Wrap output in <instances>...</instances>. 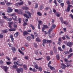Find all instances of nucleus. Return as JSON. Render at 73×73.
<instances>
[{
    "mask_svg": "<svg viewBox=\"0 0 73 73\" xmlns=\"http://www.w3.org/2000/svg\"><path fill=\"white\" fill-rule=\"evenodd\" d=\"M35 9H37L38 7V4L37 3L35 4Z\"/></svg>",
    "mask_w": 73,
    "mask_h": 73,
    "instance_id": "obj_39",
    "label": "nucleus"
},
{
    "mask_svg": "<svg viewBox=\"0 0 73 73\" xmlns=\"http://www.w3.org/2000/svg\"><path fill=\"white\" fill-rule=\"evenodd\" d=\"M60 20L62 24L64 23V20H63V19L62 17L60 18Z\"/></svg>",
    "mask_w": 73,
    "mask_h": 73,
    "instance_id": "obj_26",
    "label": "nucleus"
},
{
    "mask_svg": "<svg viewBox=\"0 0 73 73\" xmlns=\"http://www.w3.org/2000/svg\"><path fill=\"white\" fill-rule=\"evenodd\" d=\"M23 9H25V10H27L28 9H29V8L27 7H23Z\"/></svg>",
    "mask_w": 73,
    "mask_h": 73,
    "instance_id": "obj_31",
    "label": "nucleus"
},
{
    "mask_svg": "<svg viewBox=\"0 0 73 73\" xmlns=\"http://www.w3.org/2000/svg\"><path fill=\"white\" fill-rule=\"evenodd\" d=\"M25 48L22 47L21 48V50L22 51H24L25 50Z\"/></svg>",
    "mask_w": 73,
    "mask_h": 73,
    "instance_id": "obj_58",
    "label": "nucleus"
},
{
    "mask_svg": "<svg viewBox=\"0 0 73 73\" xmlns=\"http://www.w3.org/2000/svg\"><path fill=\"white\" fill-rule=\"evenodd\" d=\"M38 70L39 71H40V72H41V71H42V68H41V67H39L38 68Z\"/></svg>",
    "mask_w": 73,
    "mask_h": 73,
    "instance_id": "obj_48",
    "label": "nucleus"
},
{
    "mask_svg": "<svg viewBox=\"0 0 73 73\" xmlns=\"http://www.w3.org/2000/svg\"><path fill=\"white\" fill-rule=\"evenodd\" d=\"M37 13V15L39 16H42V13L39 11Z\"/></svg>",
    "mask_w": 73,
    "mask_h": 73,
    "instance_id": "obj_21",
    "label": "nucleus"
},
{
    "mask_svg": "<svg viewBox=\"0 0 73 73\" xmlns=\"http://www.w3.org/2000/svg\"><path fill=\"white\" fill-rule=\"evenodd\" d=\"M54 3L55 4L56 6H57V5H57V2H56V0H54Z\"/></svg>",
    "mask_w": 73,
    "mask_h": 73,
    "instance_id": "obj_40",
    "label": "nucleus"
},
{
    "mask_svg": "<svg viewBox=\"0 0 73 73\" xmlns=\"http://www.w3.org/2000/svg\"><path fill=\"white\" fill-rule=\"evenodd\" d=\"M23 25V26H25L26 25H28V24L27 23L25 22Z\"/></svg>",
    "mask_w": 73,
    "mask_h": 73,
    "instance_id": "obj_64",
    "label": "nucleus"
},
{
    "mask_svg": "<svg viewBox=\"0 0 73 73\" xmlns=\"http://www.w3.org/2000/svg\"><path fill=\"white\" fill-rule=\"evenodd\" d=\"M14 64L15 65H18V63L16 61L14 62Z\"/></svg>",
    "mask_w": 73,
    "mask_h": 73,
    "instance_id": "obj_49",
    "label": "nucleus"
},
{
    "mask_svg": "<svg viewBox=\"0 0 73 73\" xmlns=\"http://www.w3.org/2000/svg\"><path fill=\"white\" fill-rule=\"evenodd\" d=\"M66 38H67V39H68V40H70V37L68 36V35H66Z\"/></svg>",
    "mask_w": 73,
    "mask_h": 73,
    "instance_id": "obj_56",
    "label": "nucleus"
},
{
    "mask_svg": "<svg viewBox=\"0 0 73 73\" xmlns=\"http://www.w3.org/2000/svg\"><path fill=\"white\" fill-rule=\"evenodd\" d=\"M42 59V58H39L38 59H36V58H35V60H37V61H38L39 60H41Z\"/></svg>",
    "mask_w": 73,
    "mask_h": 73,
    "instance_id": "obj_38",
    "label": "nucleus"
},
{
    "mask_svg": "<svg viewBox=\"0 0 73 73\" xmlns=\"http://www.w3.org/2000/svg\"><path fill=\"white\" fill-rule=\"evenodd\" d=\"M18 20L19 21V23L20 24V23H21V19L19 18Z\"/></svg>",
    "mask_w": 73,
    "mask_h": 73,
    "instance_id": "obj_59",
    "label": "nucleus"
},
{
    "mask_svg": "<svg viewBox=\"0 0 73 73\" xmlns=\"http://www.w3.org/2000/svg\"><path fill=\"white\" fill-rule=\"evenodd\" d=\"M24 4V2L23 1H22L20 2H18L15 4V5L16 7H20V5H22Z\"/></svg>",
    "mask_w": 73,
    "mask_h": 73,
    "instance_id": "obj_2",
    "label": "nucleus"
},
{
    "mask_svg": "<svg viewBox=\"0 0 73 73\" xmlns=\"http://www.w3.org/2000/svg\"><path fill=\"white\" fill-rule=\"evenodd\" d=\"M43 26L44 27V28H46L47 29L49 28L48 26H47V25H43Z\"/></svg>",
    "mask_w": 73,
    "mask_h": 73,
    "instance_id": "obj_36",
    "label": "nucleus"
},
{
    "mask_svg": "<svg viewBox=\"0 0 73 73\" xmlns=\"http://www.w3.org/2000/svg\"><path fill=\"white\" fill-rule=\"evenodd\" d=\"M46 58L47 61H49L50 60V58L49 56H46Z\"/></svg>",
    "mask_w": 73,
    "mask_h": 73,
    "instance_id": "obj_18",
    "label": "nucleus"
},
{
    "mask_svg": "<svg viewBox=\"0 0 73 73\" xmlns=\"http://www.w3.org/2000/svg\"><path fill=\"white\" fill-rule=\"evenodd\" d=\"M35 65V68L36 69H38V66L37 64H34Z\"/></svg>",
    "mask_w": 73,
    "mask_h": 73,
    "instance_id": "obj_22",
    "label": "nucleus"
},
{
    "mask_svg": "<svg viewBox=\"0 0 73 73\" xmlns=\"http://www.w3.org/2000/svg\"><path fill=\"white\" fill-rule=\"evenodd\" d=\"M64 62H69V61H68V59L66 58H64Z\"/></svg>",
    "mask_w": 73,
    "mask_h": 73,
    "instance_id": "obj_37",
    "label": "nucleus"
},
{
    "mask_svg": "<svg viewBox=\"0 0 73 73\" xmlns=\"http://www.w3.org/2000/svg\"><path fill=\"white\" fill-rule=\"evenodd\" d=\"M31 36L33 39H35V36L32 34H31Z\"/></svg>",
    "mask_w": 73,
    "mask_h": 73,
    "instance_id": "obj_50",
    "label": "nucleus"
},
{
    "mask_svg": "<svg viewBox=\"0 0 73 73\" xmlns=\"http://www.w3.org/2000/svg\"><path fill=\"white\" fill-rule=\"evenodd\" d=\"M0 4L1 5H5V3L4 2H1L0 3Z\"/></svg>",
    "mask_w": 73,
    "mask_h": 73,
    "instance_id": "obj_41",
    "label": "nucleus"
},
{
    "mask_svg": "<svg viewBox=\"0 0 73 73\" xmlns=\"http://www.w3.org/2000/svg\"><path fill=\"white\" fill-rule=\"evenodd\" d=\"M25 58L26 60H28V58H29V57L28 56H25Z\"/></svg>",
    "mask_w": 73,
    "mask_h": 73,
    "instance_id": "obj_46",
    "label": "nucleus"
},
{
    "mask_svg": "<svg viewBox=\"0 0 73 73\" xmlns=\"http://www.w3.org/2000/svg\"><path fill=\"white\" fill-rule=\"evenodd\" d=\"M49 67L50 69H51V70H55V68L53 67L52 66H50Z\"/></svg>",
    "mask_w": 73,
    "mask_h": 73,
    "instance_id": "obj_24",
    "label": "nucleus"
},
{
    "mask_svg": "<svg viewBox=\"0 0 73 73\" xmlns=\"http://www.w3.org/2000/svg\"><path fill=\"white\" fill-rule=\"evenodd\" d=\"M8 24L11 25L13 24V21H12V22H11L8 23Z\"/></svg>",
    "mask_w": 73,
    "mask_h": 73,
    "instance_id": "obj_47",
    "label": "nucleus"
},
{
    "mask_svg": "<svg viewBox=\"0 0 73 73\" xmlns=\"http://www.w3.org/2000/svg\"><path fill=\"white\" fill-rule=\"evenodd\" d=\"M17 57H15L13 59V60L16 61V60H17Z\"/></svg>",
    "mask_w": 73,
    "mask_h": 73,
    "instance_id": "obj_52",
    "label": "nucleus"
},
{
    "mask_svg": "<svg viewBox=\"0 0 73 73\" xmlns=\"http://www.w3.org/2000/svg\"><path fill=\"white\" fill-rule=\"evenodd\" d=\"M4 37V36H3V35L0 34V38H3Z\"/></svg>",
    "mask_w": 73,
    "mask_h": 73,
    "instance_id": "obj_61",
    "label": "nucleus"
},
{
    "mask_svg": "<svg viewBox=\"0 0 73 73\" xmlns=\"http://www.w3.org/2000/svg\"><path fill=\"white\" fill-rule=\"evenodd\" d=\"M56 58L58 60H60V56L58 54L56 55Z\"/></svg>",
    "mask_w": 73,
    "mask_h": 73,
    "instance_id": "obj_32",
    "label": "nucleus"
},
{
    "mask_svg": "<svg viewBox=\"0 0 73 73\" xmlns=\"http://www.w3.org/2000/svg\"><path fill=\"white\" fill-rule=\"evenodd\" d=\"M51 62H52V61H50L49 62H48V67H49L50 66V64H51Z\"/></svg>",
    "mask_w": 73,
    "mask_h": 73,
    "instance_id": "obj_60",
    "label": "nucleus"
},
{
    "mask_svg": "<svg viewBox=\"0 0 73 73\" xmlns=\"http://www.w3.org/2000/svg\"><path fill=\"white\" fill-rule=\"evenodd\" d=\"M12 19L13 20H14L15 21L14 22V24H17V21L16 19H17V16H15L12 17Z\"/></svg>",
    "mask_w": 73,
    "mask_h": 73,
    "instance_id": "obj_4",
    "label": "nucleus"
},
{
    "mask_svg": "<svg viewBox=\"0 0 73 73\" xmlns=\"http://www.w3.org/2000/svg\"><path fill=\"white\" fill-rule=\"evenodd\" d=\"M6 64L7 65H10V64H12V62L10 61L7 62Z\"/></svg>",
    "mask_w": 73,
    "mask_h": 73,
    "instance_id": "obj_34",
    "label": "nucleus"
},
{
    "mask_svg": "<svg viewBox=\"0 0 73 73\" xmlns=\"http://www.w3.org/2000/svg\"><path fill=\"white\" fill-rule=\"evenodd\" d=\"M10 38H11V41L13 42H14V38H13V35H12L10 36Z\"/></svg>",
    "mask_w": 73,
    "mask_h": 73,
    "instance_id": "obj_19",
    "label": "nucleus"
},
{
    "mask_svg": "<svg viewBox=\"0 0 73 73\" xmlns=\"http://www.w3.org/2000/svg\"><path fill=\"white\" fill-rule=\"evenodd\" d=\"M29 26L30 28H32L33 30H35V28L34 27V26H33V25L32 24H30V25Z\"/></svg>",
    "mask_w": 73,
    "mask_h": 73,
    "instance_id": "obj_17",
    "label": "nucleus"
},
{
    "mask_svg": "<svg viewBox=\"0 0 73 73\" xmlns=\"http://www.w3.org/2000/svg\"><path fill=\"white\" fill-rule=\"evenodd\" d=\"M8 21H12V18H7L6 19Z\"/></svg>",
    "mask_w": 73,
    "mask_h": 73,
    "instance_id": "obj_28",
    "label": "nucleus"
},
{
    "mask_svg": "<svg viewBox=\"0 0 73 73\" xmlns=\"http://www.w3.org/2000/svg\"><path fill=\"white\" fill-rule=\"evenodd\" d=\"M23 68H17L16 69V71L18 73H20V72H21L22 73L23 72Z\"/></svg>",
    "mask_w": 73,
    "mask_h": 73,
    "instance_id": "obj_3",
    "label": "nucleus"
},
{
    "mask_svg": "<svg viewBox=\"0 0 73 73\" xmlns=\"http://www.w3.org/2000/svg\"><path fill=\"white\" fill-rule=\"evenodd\" d=\"M36 41H37V42H41V40H40V39L39 38H37L36 39Z\"/></svg>",
    "mask_w": 73,
    "mask_h": 73,
    "instance_id": "obj_20",
    "label": "nucleus"
},
{
    "mask_svg": "<svg viewBox=\"0 0 73 73\" xmlns=\"http://www.w3.org/2000/svg\"><path fill=\"white\" fill-rule=\"evenodd\" d=\"M26 39L28 41H31V39H32V38H31V36H26Z\"/></svg>",
    "mask_w": 73,
    "mask_h": 73,
    "instance_id": "obj_11",
    "label": "nucleus"
},
{
    "mask_svg": "<svg viewBox=\"0 0 73 73\" xmlns=\"http://www.w3.org/2000/svg\"><path fill=\"white\" fill-rule=\"evenodd\" d=\"M56 27V25L54 24H53L52 25V27H51V28L47 32L48 35H50V33L52 32H53V29H54Z\"/></svg>",
    "mask_w": 73,
    "mask_h": 73,
    "instance_id": "obj_1",
    "label": "nucleus"
},
{
    "mask_svg": "<svg viewBox=\"0 0 73 73\" xmlns=\"http://www.w3.org/2000/svg\"><path fill=\"white\" fill-rule=\"evenodd\" d=\"M9 67H7V66H4L3 67V68L4 69V71L5 72H7L8 71V69Z\"/></svg>",
    "mask_w": 73,
    "mask_h": 73,
    "instance_id": "obj_5",
    "label": "nucleus"
},
{
    "mask_svg": "<svg viewBox=\"0 0 73 73\" xmlns=\"http://www.w3.org/2000/svg\"><path fill=\"white\" fill-rule=\"evenodd\" d=\"M13 68L14 69H16V68H17V66H16V65H13Z\"/></svg>",
    "mask_w": 73,
    "mask_h": 73,
    "instance_id": "obj_53",
    "label": "nucleus"
},
{
    "mask_svg": "<svg viewBox=\"0 0 73 73\" xmlns=\"http://www.w3.org/2000/svg\"><path fill=\"white\" fill-rule=\"evenodd\" d=\"M17 36H19V33L18 32H17L14 34V36L15 37H17Z\"/></svg>",
    "mask_w": 73,
    "mask_h": 73,
    "instance_id": "obj_15",
    "label": "nucleus"
},
{
    "mask_svg": "<svg viewBox=\"0 0 73 73\" xmlns=\"http://www.w3.org/2000/svg\"><path fill=\"white\" fill-rule=\"evenodd\" d=\"M8 9L7 12L9 13L12 12V11H13V9H11V8L9 7H8Z\"/></svg>",
    "mask_w": 73,
    "mask_h": 73,
    "instance_id": "obj_8",
    "label": "nucleus"
},
{
    "mask_svg": "<svg viewBox=\"0 0 73 73\" xmlns=\"http://www.w3.org/2000/svg\"><path fill=\"white\" fill-rule=\"evenodd\" d=\"M47 43H49L50 44L52 43V40H48L47 41Z\"/></svg>",
    "mask_w": 73,
    "mask_h": 73,
    "instance_id": "obj_30",
    "label": "nucleus"
},
{
    "mask_svg": "<svg viewBox=\"0 0 73 73\" xmlns=\"http://www.w3.org/2000/svg\"><path fill=\"white\" fill-rule=\"evenodd\" d=\"M29 33L26 31H24L23 33V35L24 36H25L27 35H29Z\"/></svg>",
    "mask_w": 73,
    "mask_h": 73,
    "instance_id": "obj_7",
    "label": "nucleus"
},
{
    "mask_svg": "<svg viewBox=\"0 0 73 73\" xmlns=\"http://www.w3.org/2000/svg\"><path fill=\"white\" fill-rule=\"evenodd\" d=\"M66 3L67 4H70V2L69 1H67Z\"/></svg>",
    "mask_w": 73,
    "mask_h": 73,
    "instance_id": "obj_62",
    "label": "nucleus"
},
{
    "mask_svg": "<svg viewBox=\"0 0 73 73\" xmlns=\"http://www.w3.org/2000/svg\"><path fill=\"white\" fill-rule=\"evenodd\" d=\"M27 13H28L29 14V17H31V14L30 12L29 11H27Z\"/></svg>",
    "mask_w": 73,
    "mask_h": 73,
    "instance_id": "obj_45",
    "label": "nucleus"
},
{
    "mask_svg": "<svg viewBox=\"0 0 73 73\" xmlns=\"http://www.w3.org/2000/svg\"><path fill=\"white\" fill-rule=\"evenodd\" d=\"M63 23L64 24H66V25H68V22H67V21H65Z\"/></svg>",
    "mask_w": 73,
    "mask_h": 73,
    "instance_id": "obj_57",
    "label": "nucleus"
},
{
    "mask_svg": "<svg viewBox=\"0 0 73 73\" xmlns=\"http://www.w3.org/2000/svg\"><path fill=\"white\" fill-rule=\"evenodd\" d=\"M22 13H23V10H22L21 9L19 10V11L18 13L19 14V15H21Z\"/></svg>",
    "mask_w": 73,
    "mask_h": 73,
    "instance_id": "obj_16",
    "label": "nucleus"
},
{
    "mask_svg": "<svg viewBox=\"0 0 73 73\" xmlns=\"http://www.w3.org/2000/svg\"><path fill=\"white\" fill-rule=\"evenodd\" d=\"M19 10L18 9H15V12H16L17 13V12H19Z\"/></svg>",
    "mask_w": 73,
    "mask_h": 73,
    "instance_id": "obj_54",
    "label": "nucleus"
},
{
    "mask_svg": "<svg viewBox=\"0 0 73 73\" xmlns=\"http://www.w3.org/2000/svg\"><path fill=\"white\" fill-rule=\"evenodd\" d=\"M73 44V42H68V44H67V45H68V46L70 47V46H72V45Z\"/></svg>",
    "mask_w": 73,
    "mask_h": 73,
    "instance_id": "obj_10",
    "label": "nucleus"
},
{
    "mask_svg": "<svg viewBox=\"0 0 73 73\" xmlns=\"http://www.w3.org/2000/svg\"><path fill=\"white\" fill-rule=\"evenodd\" d=\"M23 68L25 70H27V65H24Z\"/></svg>",
    "mask_w": 73,
    "mask_h": 73,
    "instance_id": "obj_29",
    "label": "nucleus"
},
{
    "mask_svg": "<svg viewBox=\"0 0 73 73\" xmlns=\"http://www.w3.org/2000/svg\"><path fill=\"white\" fill-rule=\"evenodd\" d=\"M50 54L51 55H53V51L52 50L50 51Z\"/></svg>",
    "mask_w": 73,
    "mask_h": 73,
    "instance_id": "obj_43",
    "label": "nucleus"
},
{
    "mask_svg": "<svg viewBox=\"0 0 73 73\" xmlns=\"http://www.w3.org/2000/svg\"><path fill=\"white\" fill-rule=\"evenodd\" d=\"M34 46L35 48H37V47L38 46L37 45V44H36V43H34Z\"/></svg>",
    "mask_w": 73,
    "mask_h": 73,
    "instance_id": "obj_35",
    "label": "nucleus"
},
{
    "mask_svg": "<svg viewBox=\"0 0 73 73\" xmlns=\"http://www.w3.org/2000/svg\"><path fill=\"white\" fill-rule=\"evenodd\" d=\"M47 40L46 39H44L43 40V43H47Z\"/></svg>",
    "mask_w": 73,
    "mask_h": 73,
    "instance_id": "obj_33",
    "label": "nucleus"
},
{
    "mask_svg": "<svg viewBox=\"0 0 73 73\" xmlns=\"http://www.w3.org/2000/svg\"><path fill=\"white\" fill-rule=\"evenodd\" d=\"M34 35L35 36V37H37V36H38V34H37V33L36 32H34Z\"/></svg>",
    "mask_w": 73,
    "mask_h": 73,
    "instance_id": "obj_42",
    "label": "nucleus"
},
{
    "mask_svg": "<svg viewBox=\"0 0 73 73\" xmlns=\"http://www.w3.org/2000/svg\"><path fill=\"white\" fill-rule=\"evenodd\" d=\"M61 65H62V66H64V68H66V67H67V68H68L69 66H72L69 65V64H67V66H66V65L62 63L61 64Z\"/></svg>",
    "mask_w": 73,
    "mask_h": 73,
    "instance_id": "obj_9",
    "label": "nucleus"
},
{
    "mask_svg": "<svg viewBox=\"0 0 73 73\" xmlns=\"http://www.w3.org/2000/svg\"><path fill=\"white\" fill-rule=\"evenodd\" d=\"M44 9V6L42 5H41L40 6V10H42Z\"/></svg>",
    "mask_w": 73,
    "mask_h": 73,
    "instance_id": "obj_25",
    "label": "nucleus"
},
{
    "mask_svg": "<svg viewBox=\"0 0 73 73\" xmlns=\"http://www.w3.org/2000/svg\"><path fill=\"white\" fill-rule=\"evenodd\" d=\"M18 50L19 52L21 53V54L22 55H24V53L23 52L21 51V50H20L19 48L18 49Z\"/></svg>",
    "mask_w": 73,
    "mask_h": 73,
    "instance_id": "obj_23",
    "label": "nucleus"
},
{
    "mask_svg": "<svg viewBox=\"0 0 73 73\" xmlns=\"http://www.w3.org/2000/svg\"><path fill=\"white\" fill-rule=\"evenodd\" d=\"M38 24H39L40 25H42V24L41 23H42V21H38Z\"/></svg>",
    "mask_w": 73,
    "mask_h": 73,
    "instance_id": "obj_51",
    "label": "nucleus"
},
{
    "mask_svg": "<svg viewBox=\"0 0 73 73\" xmlns=\"http://www.w3.org/2000/svg\"><path fill=\"white\" fill-rule=\"evenodd\" d=\"M58 49L59 50L61 51V52H63V50L61 49V47H59L58 48Z\"/></svg>",
    "mask_w": 73,
    "mask_h": 73,
    "instance_id": "obj_27",
    "label": "nucleus"
},
{
    "mask_svg": "<svg viewBox=\"0 0 73 73\" xmlns=\"http://www.w3.org/2000/svg\"><path fill=\"white\" fill-rule=\"evenodd\" d=\"M70 7H72V5H69L68 6V7L67 8V10L68 12H69L70 10Z\"/></svg>",
    "mask_w": 73,
    "mask_h": 73,
    "instance_id": "obj_6",
    "label": "nucleus"
},
{
    "mask_svg": "<svg viewBox=\"0 0 73 73\" xmlns=\"http://www.w3.org/2000/svg\"><path fill=\"white\" fill-rule=\"evenodd\" d=\"M7 5L8 6L9 5H12V3H7Z\"/></svg>",
    "mask_w": 73,
    "mask_h": 73,
    "instance_id": "obj_44",
    "label": "nucleus"
},
{
    "mask_svg": "<svg viewBox=\"0 0 73 73\" xmlns=\"http://www.w3.org/2000/svg\"><path fill=\"white\" fill-rule=\"evenodd\" d=\"M25 46H26V47H28V46H29V44L28 43H26L25 45Z\"/></svg>",
    "mask_w": 73,
    "mask_h": 73,
    "instance_id": "obj_55",
    "label": "nucleus"
},
{
    "mask_svg": "<svg viewBox=\"0 0 73 73\" xmlns=\"http://www.w3.org/2000/svg\"><path fill=\"white\" fill-rule=\"evenodd\" d=\"M56 47V46H54L53 48V50L54 52V53L56 54L57 53V49Z\"/></svg>",
    "mask_w": 73,
    "mask_h": 73,
    "instance_id": "obj_13",
    "label": "nucleus"
},
{
    "mask_svg": "<svg viewBox=\"0 0 73 73\" xmlns=\"http://www.w3.org/2000/svg\"><path fill=\"white\" fill-rule=\"evenodd\" d=\"M11 50L13 51V53H15L16 52V48H15L14 47H13L11 48Z\"/></svg>",
    "mask_w": 73,
    "mask_h": 73,
    "instance_id": "obj_12",
    "label": "nucleus"
},
{
    "mask_svg": "<svg viewBox=\"0 0 73 73\" xmlns=\"http://www.w3.org/2000/svg\"><path fill=\"white\" fill-rule=\"evenodd\" d=\"M2 32L3 33H7L8 31H7V29H6L5 30H1Z\"/></svg>",
    "mask_w": 73,
    "mask_h": 73,
    "instance_id": "obj_14",
    "label": "nucleus"
},
{
    "mask_svg": "<svg viewBox=\"0 0 73 73\" xmlns=\"http://www.w3.org/2000/svg\"><path fill=\"white\" fill-rule=\"evenodd\" d=\"M60 5H61V7H64V3H61L60 4Z\"/></svg>",
    "mask_w": 73,
    "mask_h": 73,
    "instance_id": "obj_63",
    "label": "nucleus"
}]
</instances>
